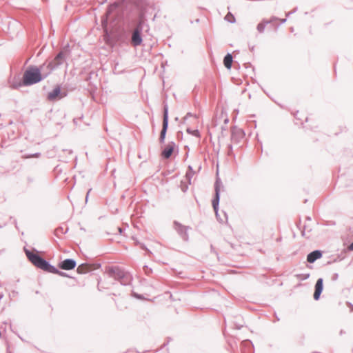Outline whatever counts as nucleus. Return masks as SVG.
Masks as SVG:
<instances>
[{
  "label": "nucleus",
  "instance_id": "nucleus-1",
  "mask_svg": "<svg viewBox=\"0 0 353 353\" xmlns=\"http://www.w3.org/2000/svg\"><path fill=\"white\" fill-rule=\"evenodd\" d=\"M24 250L28 260L37 268L47 272L56 274L63 277L69 276L68 274L59 271L57 268L51 265L48 261L40 256L39 254L33 253L26 248H25Z\"/></svg>",
  "mask_w": 353,
  "mask_h": 353
},
{
  "label": "nucleus",
  "instance_id": "nucleus-2",
  "mask_svg": "<svg viewBox=\"0 0 353 353\" xmlns=\"http://www.w3.org/2000/svg\"><path fill=\"white\" fill-rule=\"evenodd\" d=\"M42 79L41 69L38 67L31 66L26 70L23 77V84L24 85H31L40 82Z\"/></svg>",
  "mask_w": 353,
  "mask_h": 353
},
{
  "label": "nucleus",
  "instance_id": "nucleus-3",
  "mask_svg": "<svg viewBox=\"0 0 353 353\" xmlns=\"http://www.w3.org/2000/svg\"><path fill=\"white\" fill-rule=\"evenodd\" d=\"M108 274L110 277L119 281L123 285L129 284L132 280L131 276L119 267L110 268Z\"/></svg>",
  "mask_w": 353,
  "mask_h": 353
},
{
  "label": "nucleus",
  "instance_id": "nucleus-4",
  "mask_svg": "<svg viewBox=\"0 0 353 353\" xmlns=\"http://www.w3.org/2000/svg\"><path fill=\"white\" fill-rule=\"evenodd\" d=\"M143 23L144 22L143 21H139L133 30L131 42L132 46L134 47L141 46L143 42L141 32L143 30Z\"/></svg>",
  "mask_w": 353,
  "mask_h": 353
},
{
  "label": "nucleus",
  "instance_id": "nucleus-5",
  "mask_svg": "<svg viewBox=\"0 0 353 353\" xmlns=\"http://www.w3.org/2000/svg\"><path fill=\"white\" fill-rule=\"evenodd\" d=\"M70 54V52L68 50H61L57 54L54 59L50 62L54 66L53 68L57 69L66 62L67 58Z\"/></svg>",
  "mask_w": 353,
  "mask_h": 353
},
{
  "label": "nucleus",
  "instance_id": "nucleus-6",
  "mask_svg": "<svg viewBox=\"0 0 353 353\" xmlns=\"http://www.w3.org/2000/svg\"><path fill=\"white\" fill-rule=\"evenodd\" d=\"M173 225L174 230L176 231L181 238L183 241H188L189 240L188 231L191 229V228L189 226L183 225L177 221H174Z\"/></svg>",
  "mask_w": 353,
  "mask_h": 353
},
{
  "label": "nucleus",
  "instance_id": "nucleus-7",
  "mask_svg": "<svg viewBox=\"0 0 353 353\" xmlns=\"http://www.w3.org/2000/svg\"><path fill=\"white\" fill-rule=\"evenodd\" d=\"M168 128V106L167 104L163 106V127L161 131L159 141L160 143H164L166 132Z\"/></svg>",
  "mask_w": 353,
  "mask_h": 353
},
{
  "label": "nucleus",
  "instance_id": "nucleus-8",
  "mask_svg": "<svg viewBox=\"0 0 353 353\" xmlns=\"http://www.w3.org/2000/svg\"><path fill=\"white\" fill-rule=\"evenodd\" d=\"M168 128V106L167 104L163 106V127L161 131L159 141L160 143H164L166 132Z\"/></svg>",
  "mask_w": 353,
  "mask_h": 353
},
{
  "label": "nucleus",
  "instance_id": "nucleus-9",
  "mask_svg": "<svg viewBox=\"0 0 353 353\" xmlns=\"http://www.w3.org/2000/svg\"><path fill=\"white\" fill-rule=\"evenodd\" d=\"M221 185V181L219 179H217L214 183L215 195H214V198L212 200V207H213V209H214L216 216H218L219 205V201H220Z\"/></svg>",
  "mask_w": 353,
  "mask_h": 353
},
{
  "label": "nucleus",
  "instance_id": "nucleus-10",
  "mask_svg": "<svg viewBox=\"0 0 353 353\" xmlns=\"http://www.w3.org/2000/svg\"><path fill=\"white\" fill-rule=\"evenodd\" d=\"M54 66L51 64L50 62L44 63L38 67L39 69H41V74L42 76V79H44L48 77L53 70H55Z\"/></svg>",
  "mask_w": 353,
  "mask_h": 353
},
{
  "label": "nucleus",
  "instance_id": "nucleus-11",
  "mask_svg": "<svg viewBox=\"0 0 353 353\" xmlns=\"http://www.w3.org/2000/svg\"><path fill=\"white\" fill-rule=\"evenodd\" d=\"M77 265V262L73 259H66L63 261L60 262L58 265L59 268L65 270H73Z\"/></svg>",
  "mask_w": 353,
  "mask_h": 353
},
{
  "label": "nucleus",
  "instance_id": "nucleus-12",
  "mask_svg": "<svg viewBox=\"0 0 353 353\" xmlns=\"http://www.w3.org/2000/svg\"><path fill=\"white\" fill-rule=\"evenodd\" d=\"M323 290V280L322 278H319L315 284V291L314 293V299L317 301L319 299L320 296Z\"/></svg>",
  "mask_w": 353,
  "mask_h": 353
},
{
  "label": "nucleus",
  "instance_id": "nucleus-13",
  "mask_svg": "<svg viewBox=\"0 0 353 353\" xmlns=\"http://www.w3.org/2000/svg\"><path fill=\"white\" fill-rule=\"evenodd\" d=\"M175 143L174 141L170 142L168 145L165 148V149L162 151V156L165 159H169L175 147Z\"/></svg>",
  "mask_w": 353,
  "mask_h": 353
},
{
  "label": "nucleus",
  "instance_id": "nucleus-14",
  "mask_svg": "<svg viewBox=\"0 0 353 353\" xmlns=\"http://www.w3.org/2000/svg\"><path fill=\"white\" fill-rule=\"evenodd\" d=\"M61 94V88L59 85L55 87L51 92H49L47 96V99L50 101H54L57 100Z\"/></svg>",
  "mask_w": 353,
  "mask_h": 353
},
{
  "label": "nucleus",
  "instance_id": "nucleus-15",
  "mask_svg": "<svg viewBox=\"0 0 353 353\" xmlns=\"http://www.w3.org/2000/svg\"><path fill=\"white\" fill-rule=\"evenodd\" d=\"M119 6V3L117 2H114L112 4H110L106 11L105 15L101 19L102 24H104L105 23H107L108 17V16L114 12Z\"/></svg>",
  "mask_w": 353,
  "mask_h": 353
},
{
  "label": "nucleus",
  "instance_id": "nucleus-16",
  "mask_svg": "<svg viewBox=\"0 0 353 353\" xmlns=\"http://www.w3.org/2000/svg\"><path fill=\"white\" fill-rule=\"evenodd\" d=\"M321 257H322V252H321V251H320V250H314V251H312V252H310V254H308V255L307 256V261L309 263H312L315 261H316L317 259H320Z\"/></svg>",
  "mask_w": 353,
  "mask_h": 353
},
{
  "label": "nucleus",
  "instance_id": "nucleus-17",
  "mask_svg": "<svg viewBox=\"0 0 353 353\" xmlns=\"http://www.w3.org/2000/svg\"><path fill=\"white\" fill-rule=\"evenodd\" d=\"M232 61H233V58H232V54L230 53H228L225 56L224 59H223L224 65L227 69L230 70L231 68L232 64Z\"/></svg>",
  "mask_w": 353,
  "mask_h": 353
},
{
  "label": "nucleus",
  "instance_id": "nucleus-18",
  "mask_svg": "<svg viewBox=\"0 0 353 353\" xmlns=\"http://www.w3.org/2000/svg\"><path fill=\"white\" fill-rule=\"evenodd\" d=\"M270 21H263L261 23H259L258 25H257V30L260 32V33H263L265 30V26H267V24H268Z\"/></svg>",
  "mask_w": 353,
  "mask_h": 353
},
{
  "label": "nucleus",
  "instance_id": "nucleus-19",
  "mask_svg": "<svg viewBox=\"0 0 353 353\" xmlns=\"http://www.w3.org/2000/svg\"><path fill=\"white\" fill-rule=\"evenodd\" d=\"M77 270L79 274H84L88 271V268L87 265L83 263L79 265Z\"/></svg>",
  "mask_w": 353,
  "mask_h": 353
},
{
  "label": "nucleus",
  "instance_id": "nucleus-20",
  "mask_svg": "<svg viewBox=\"0 0 353 353\" xmlns=\"http://www.w3.org/2000/svg\"><path fill=\"white\" fill-rule=\"evenodd\" d=\"M236 134L243 136V132L240 130H233L232 131V135H231L232 140H234L235 139V137Z\"/></svg>",
  "mask_w": 353,
  "mask_h": 353
},
{
  "label": "nucleus",
  "instance_id": "nucleus-21",
  "mask_svg": "<svg viewBox=\"0 0 353 353\" xmlns=\"http://www.w3.org/2000/svg\"><path fill=\"white\" fill-rule=\"evenodd\" d=\"M186 131L188 133L192 134L194 137H199L200 136V133L198 130H191L190 128H188Z\"/></svg>",
  "mask_w": 353,
  "mask_h": 353
},
{
  "label": "nucleus",
  "instance_id": "nucleus-22",
  "mask_svg": "<svg viewBox=\"0 0 353 353\" xmlns=\"http://www.w3.org/2000/svg\"><path fill=\"white\" fill-rule=\"evenodd\" d=\"M225 20H227L230 23H234V21H235L234 17L232 14H230V13H228L225 16Z\"/></svg>",
  "mask_w": 353,
  "mask_h": 353
},
{
  "label": "nucleus",
  "instance_id": "nucleus-23",
  "mask_svg": "<svg viewBox=\"0 0 353 353\" xmlns=\"http://www.w3.org/2000/svg\"><path fill=\"white\" fill-rule=\"evenodd\" d=\"M299 276L300 279L305 280L310 277V274L309 273L302 274H300Z\"/></svg>",
  "mask_w": 353,
  "mask_h": 353
},
{
  "label": "nucleus",
  "instance_id": "nucleus-24",
  "mask_svg": "<svg viewBox=\"0 0 353 353\" xmlns=\"http://www.w3.org/2000/svg\"><path fill=\"white\" fill-rule=\"evenodd\" d=\"M137 244L140 245V247L142 249L145 250L148 252H149L150 254H152L151 251L149 249H148L144 244L141 243L139 242H137Z\"/></svg>",
  "mask_w": 353,
  "mask_h": 353
},
{
  "label": "nucleus",
  "instance_id": "nucleus-25",
  "mask_svg": "<svg viewBox=\"0 0 353 353\" xmlns=\"http://www.w3.org/2000/svg\"><path fill=\"white\" fill-rule=\"evenodd\" d=\"M194 117V118H196V116H195V115L192 114V113H190V112H188V114L184 117V118H183L184 121H185L188 119V117Z\"/></svg>",
  "mask_w": 353,
  "mask_h": 353
},
{
  "label": "nucleus",
  "instance_id": "nucleus-26",
  "mask_svg": "<svg viewBox=\"0 0 353 353\" xmlns=\"http://www.w3.org/2000/svg\"><path fill=\"white\" fill-rule=\"evenodd\" d=\"M40 156H41V154L39 152H37V153H34V154H30L27 157H28V158H30V157H39Z\"/></svg>",
  "mask_w": 353,
  "mask_h": 353
},
{
  "label": "nucleus",
  "instance_id": "nucleus-27",
  "mask_svg": "<svg viewBox=\"0 0 353 353\" xmlns=\"http://www.w3.org/2000/svg\"><path fill=\"white\" fill-rule=\"evenodd\" d=\"M339 278V274L337 273H334L332 276V280L336 281Z\"/></svg>",
  "mask_w": 353,
  "mask_h": 353
},
{
  "label": "nucleus",
  "instance_id": "nucleus-28",
  "mask_svg": "<svg viewBox=\"0 0 353 353\" xmlns=\"http://www.w3.org/2000/svg\"><path fill=\"white\" fill-rule=\"evenodd\" d=\"M144 268L146 269V270H145L146 274H149L150 272H152V269H149L147 265L144 266Z\"/></svg>",
  "mask_w": 353,
  "mask_h": 353
},
{
  "label": "nucleus",
  "instance_id": "nucleus-29",
  "mask_svg": "<svg viewBox=\"0 0 353 353\" xmlns=\"http://www.w3.org/2000/svg\"><path fill=\"white\" fill-rule=\"evenodd\" d=\"M92 189H90L88 192H87V194H86V196H85V201L87 202L88 201V196H89V194L90 192H91Z\"/></svg>",
  "mask_w": 353,
  "mask_h": 353
},
{
  "label": "nucleus",
  "instance_id": "nucleus-30",
  "mask_svg": "<svg viewBox=\"0 0 353 353\" xmlns=\"http://www.w3.org/2000/svg\"><path fill=\"white\" fill-rule=\"evenodd\" d=\"M192 173H193V172H187V173H186V176H187V177H191V176H192Z\"/></svg>",
  "mask_w": 353,
  "mask_h": 353
},
{
  "label": "nucleus",
  "instance_id": "nucleus-31",
  "mask_svg": "<svg viewBox=\"0 0 353 353\" xmlns=\"http://www.w3.org/2000/svg\"><path fill=\"white\" fill-rule=\"evenodd\" d=\"M349 249H350V250H353V242L350 245V246H349Z\"/></svg>",
  "mask_w": 353,
  "mask_h": 353
},
{
  "label": "nucleus",
  "instance_id": "nucleus-32",
  "mask_svg": "<svg viewBox=\"0 0 353 353\" xmlns=\"http://www.w3.org/2000/svg\"><path fill=\"white\" fill-rule=\"evenodd\" d=\"M188 169L190 170V172H193L192 167L191 165L188 166Z\"/></svg>",
  "mask_w": 353,
  "mask_h": 353
},
{
  "label": "nucleus",
  "instance_id": "nucleus-33",
  "mask_svg": "<svg viewBox=\"0 0 353 353\" xmlns=\"http://www.w3.org/2000/svg\"><path fill=\"white\" fill-rule=\"evenodd\" d=\"M296 12V10H295L294 11H293V12H288V13L286 14V16H287V17H289L291 14H292V13H293V12Z\"/></svg>",
  "mask_w": 353,
  "mask_h": 353
},
{
  "label": "nucleus",
  "instance_id": "nucleus-34",
  "mask_svg": "<svg viewBox=\"0 0 353 353\" xmlns=\"http://www.w3.org/2000/svg\"><path fill=\"white\" fill-rule=\"evenodd\" d=\"M305 230H306V228H305H305H304V229H303V232H302V234H303V236H305Z\"/></svg>",
  "mask_w": 353,
  "mask_h": 353
},
{
  "label": "nucleus",
  "instance_id": "nucleus-35",
  "mask_svg": "<svg viewBox=\"0 0 353 353\" xmlns=\"http://www.w3.org/2000/svg\"><path fill=\"white\" fill-rule=\"evenodd\" d=\"M117 230H118V231L119 232L120 234L122 233V229L121 228H118Z\"/></svg>",
  "mask_w": 353,
  "mask_h": 353
},
{
  "label": "nucleus",
  "instance_id": "nucleus-36",
  "mask_svg": "<svg viewBox=\"0 0 353 353\" xmlns=\"http://www.w3.org/2000/svg\"><path fill=\"white\" fill-rule=\"evenodd\" d=\"M285 21H286V19H281V23H285Z\"/></svg>",
  "mask_w": 353,
  "mask_h": 353
},
{
  "label": "nucleus",
  "instance_id": "nucleus-37",
  "mask_svg": "<svg viewBox=\"0 0 353 353\" xmlns=\"http://www.w3.org/2000/svg\"><path fill=\"white\" fill-rule=\"evenodd\" d=\"M135 296H137V298H139V299H141V298L140 295H137V294H135Z\"/></svg>",
  "mask_w": 353,
  "mask_h": 353
},
{
  "label": "nucleus",
  "instance_id": "nucleus-38",
  "mask_svg": "<svg viewBox=\"0 0 353 353\" xmlns=\"http://www.w3.org/2000/svg\"><path fill=\"white\" fill-rule=\"evenodd\" d=\"M348 305H350L352 307V310H353V305H352V303H348Z\"/></svg>",
  "mask_w": 353,
  "mask_h": 353
},
{
  "label": "nucleus",
  "instance_id": "nucleus-39",
  "mask_svg": "<svg viewBox=\"0 0 353 353\" xmlns=\"http://www.w3.org/2000/svg\"><path fill=\"white\" fill-rule=\"evenodd\" d=\"M9 353H10V352H9Z\"/></svg>",
  "mask_w": 353,
  "mask_h": 353
}]
</instances>
